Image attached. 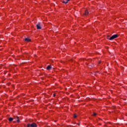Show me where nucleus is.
Returning <instances> with one entry per match:
<instances>
[{"label":"nucleus","mask_w":127,"mask_h":127,"mask_svg":"<svg viewBox=\"0 0 127 127\" xmlns=\"http://www.w3.org/2000/svg\"><path fill=\"white\" fill-rule=\"evenodd\" d=\"M27 127H37V125L35 123H33L32 124H28L27 126Z\"/></svg>","instance_id":"1"},{"label":"nucleus","mask_w":127,"mask_h":127,"mask_svg":"<svg viewBox=\"0 0 127 127\" xmlns=\"http://www.w3.org/2000/svg\"><path fill=\"white\" fill-rule=\"evenodd\" d=\"M118 37H119V36L118 35V34H115L112 36L111 37H110V38L108 39H109V40H113V39H115V38H118Z\"/></svg>","instance_id":"2"},{"label":"nucleus","mask_w":127,"mask_h":127,"mask_svg":"<svg viewBox=\"0 0 127 127\" xmlns=\"http://www.w3.org/2000/svg\"><path fill=\"white\" fill-rule=\"evenodd\" d=\"M36 27L37 29H41V23H38L37 25H36Z\"/></svg>","instance_id":"3"},{"label":"nucleus","mask_w":127,"mask_h":127,"mask_svg":"<svg viewBox=\"0 0 127 127\" xmlns=\"http://www.w3.org/2000/svg\"><path fill=\"white\" fill-rule=\"evenodd\" d=\"M15 119L17 121V123H20V121L19 120V117L17 116L15 118Z\"/></svg>","instance_id":"4"},{"label":"nucleus","mask_w":127,"mask_h":127,"mask_svg":"<svg viewBox=\"0 0 127 127\" xmlns=\"http://www.w3.org/2000/svg\"><path fill=\"white\" fill-rule=\"evenodd\" d=\"M15 119L17 121V123H20V121L19 120V117L17 116L15 118Z\"/></svg>","instance_id":"5"},{"label":"nucleus","mask_w":127,"mask_h":127,"mask_svg":"<svg viewBox=\"0 0 127 127\" xmlns=\"http://www.w3.org/2000/svg\"><path fill=\"white\" fill-rule=\"evenodd\" d=\"M88 14H89V11L87 10H85L84 15H88Z\"/></svg>","instance_id":"6"},{"label":"nucleus","mask_w":127,"mask_h":127,"mask_svg":"<svg viewBox=\"0 0 127 127\" xmlns=\"http://www.w3.org/2000/svg\"><path fill=\"white\" fill-rule=\"evenodd\" d=\"M52 66L51 65H48L47 67V70H51Z\"/></svg>","instance_id":"7"},{"label":"nucleus","mask_w":127,"mask_h":127,"mask_svg":"<svg viewBox=\"0 0 127 127\" xmlns=\"http://www.w3.org/2000/svg\"><path fill=\"white\" fill-rule=\"evenodd\" d=\"M70 0H64L63 1V3H68V1H69Z\"/></svg>","instance_id":"8"},{"label":"nucleus","mask_w":127,"mask_h":127,"mask_svg":"<svg viewBox=\"0 0 127 127\" xmlns=\"http://www.w3.org/2000/svg\"><path fill=\"white\" fill-rule=\"evenodd\" d=\"M25 41H27L28 42H29V41H30V39L28 38H26L25 39Z\"/></svg>","instance_id":"9"},{"label":"nucleus","mask_w":127,"mask_h":127,"mask_svg":"<svg viewBox=\"0 0 127 127\" xmlns=\"http://www.w3.org/2000/svg\"><path fill=\"white\" fill-rule=\"evenodd\" d=\"M9 122H12L13 121V118L10 117L8 119Z\"/></svg>","instance_id":"10"},{"label":"nucleus","mask_w":127,"mask_h":127,"mask_svg":"<svg viewBox=\"0 0 127 127\" xmlns=\"http://www.w3.org/2000/svg\"><path fill=\"white\" fill-rule=\"evenodd\" d=\"M93 116V117H96L97 116V114L95 113H94Z\"/></svg>","instance_id":"11"},{"label":"nucleus","mask_w":127,"mask_h":127,"mask_svg":"<svg viewBox=\"0 0 127 127\" xmlns=\"http://www.w3.org/2000/svg\"><path fill=\"white\" fill-rule=\"evenodd\" d=\"M73 117L74 118V119H76V118H77V115L76 114H74Z\"/></svg>","instance_id":"12"},{"label":"nucleus","mask_w":127,"mask_h":127,"mask_svg":"<svg viewBox=\"0 0 127 127\" xmlns=\"http://www.w3.org/2000/svg\"><path fill=\"white\" fill-rule=\"evenodd\" d=\"M55 96H56V95L54 93V94H53V97H55Z\"/></svg>","instance_id":"13"},{"label":"nucleus","mask_w":127,"mask_h":127,"mask_svg":"<svg viewBox=\"0 0 127 127\" xmlns=\"http://www.w3.org/2000/svg\"><path fill=\"white\" fill-rule=\"evenodd\" d=\"M92 66H94V64H92V65H89V67H92Z\"/></svg>","instance_id":"14"},{"label":"nucleus","mask_w":127,"mask_h":127,"mask_svg":"<svg viewBox=\"0 0 127 127\" xmlns=\"http://www.w3.org/2000/svg\"><path fill=\"white\" fill-rule=\"evenodd\" d=\"M101 64V62H100L99 63V64Z\"/></svg>","instance_id":"15"}]
</instances>
